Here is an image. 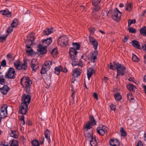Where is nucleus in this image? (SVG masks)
<instances>
[{"label": "nucleus", "mask_w": 146, "mask_h": 146, "mask_svg": "<svg viewBox=\"0 0 146 146\" xmlns=\"http://www.w3.org/2000/svg\"><path fill=\"white\" fill-rule=\"evenodd\" d=\"M7 105L4 104L0 108V117L1 118H4L7 116Z\"/></svg>", "instance_id": "nucleus-9"}, {"label": "nucleus", "mask_w": 146, "mask_h": 146, "mask_svg": "<svg viewBox=\"0 0 146 146\" xmlns=\"http://www.w3.org/2000/svg\"><path fill=\"white\" fill-rule=\"evenodd\" d=\"M98 54V51L96 50L94 51V52L92 54L90 57V59L92 62H95V60Z\"/></svg>", "instance_id": "nucleus-21"}, {"label": "nucleus", "mask_w": 146, "mask_h": 146, "mask_svg": "<svg viewBox=\"0 0 146 146\" xmlns=\"http://www.w3.org/2000/svg\"><path fill=\"white\" fill-rule=\"evenodd\" d=\"M93 125H91L89 122H87L85 125L84 126V128L85 129V131H87L88 130L90 129Z\"/></svg>", "instance_id": "nucleus-29"}, {"label": "nucleus", "mask_w": 146, "mask_h": 146, "mask_svg": "<svg viewBox=\"0 0 146 146\" xmlns=\"http://www.w3.org/2000/svg\"><path fill=\"white\" fill-rule=\"evenodd\" d=\"M100 2V0H92V3L94 6L97 5Z\"/></svg>", "instance_id": "nucleus-47"}, {"label": "nucleus", "mask_w": 146, "mask_h": 146, "mask_svg": "<svg viewBox=\"0 0 146 146\" xmlns=\"http://www.w3.org/2000/svg\"><path fill=\"white\" fill-rule=\"evenodd\" d=\"M5 77L3 75H1L0 76V84L3 85L5 83Z\"/></svg>", "instance_id": "nucleus-41"}, {"label": "nucleus", "mask_w": 146, "mask_h": 146, "mask_svg": "<svg viewBox=\"0 0 146 146\" xmlns=\"http://www.w3.org/2000/svg\"><path fill=\"white\" fill-rule=\"evenodd\" d=\"M57 52L56 51V50L54 48L52 50L51 52V54L52 56H54L55 55H56Z\"/></svg>", "instance_id": "nucleus-51"}, {"label": "nucleus", "mask_w": 146, "mask_h": 146, "mask_svg": "<svg viewBox=\"0 0 146 146\" xmlns=\"http://www.w3.org/2000/svg\"><path fill=\"white\" fill-rule=\"evenodd\" d=\"M129 32L132 33H134L135 31V30L133 28L130 27L128 29Z\"/></svg>", "instance_id": "nucleus-52"}, {"label": "nucleus", "mask_w": 146, "mask_h": 146, "mask_svg": "<svg viewBox=\"0 0 146 146\" xmlns=\"http://www.w3.org/2000/svg\"><path fill=\"white\" fill-rule=\"evenodd\" d=\"M1 66L3 67H5L6 65V61L5 60H3L1 63Z\"/></svg>", "instance_id": "nucleus-53"}, {"label": "nucleus", "mask_w": 146, "mask_h": 146, "mask_svg": "<svg viewBox=\"0 0 146 146\" xmlns=\"http://www.w3.org/2000/svg\"><path fill=\"white\" fill-rule=\"evenodd\" d=\"M34 38L32 34L28 35L26 37L25 40H29L32 42L34 41Z\"/></svg>", "instance_id": "nucleus-32"}, {"label": "nucleus", "mask_w": 146, "mask_h": 146, "mask_svg": "<svg viewBox=\"0 0 146 146\" xmlns=\"http://www.w3.org/2000/svg\"><path fill=\"white\" fill-rule=\"evenodd\" d=\"M137 146H143L141 141H138L137 145Z\"/></svg>", "instance_id": "nucleus-60"}, {"label": "nucleus", "mask_w": 146, "mask_h": 146, "mask_svg": "<svg viewBox=\"0 0 146 146\" xmlns=\"http://www.w3.org/2000/svg\"><path fill=\"white\" fill-rule=\"evenodd\" d=\"M61 66H59L58 67H56L55 68V73L57 75H59L60 72L61 71Z\"/></svg>", "instance_id": "nucleus-38"}, {"label": "nucleus", "mask_w": 146, "mask_h": 146, "mask_svg": "<svg viewBox=\"0 0 146 146\" xmlns=\"http://www.w3.org/2000/svg\"><path fill=\"white\" fill-rule=\"evenodd\" d=\"M110 107L111 110L115 111L116 110L115 106V105L112 104Z\"/></svg>", "instance_id": "nucleus-57"}, {"label": "nucleus", "mask_w": 146, "mask_h": 146, "mask_svg": "<svg viewBox=\"0 0 146 146\" xmlns=\"http://www.w3.org/2000/svg\"><path fill=\"white\" fill-rule=\"evenodd\" d=\"M11 140L5 141L2 142L1 145L3 146H11Z\"/></svg>", "instance_id": "nucleus-31"}, {"label": "nucleus", "mask_w": 146, "mask_h": 146, "mask_svg": "<svg viewBox=\"0 0 146 146\" xmlns=\"http://www.w3.org/2000/svg\"><path fill=\"white\" fill-rule=\"evenodd\" d=\"M131 44L135 48L137 49H140V45L138 41L133 40L132 41Z\"/></svg>", "instance_id": "nucleus-23"}, {"label": "nucleus", "mask_w": 146, "mask_h": 146, "mask_svg": "<svg viewBox=\"0 0 146 146\" xmlns=\"http://www.w3.org/2000/svg\"><path fill=\"white\" fill-rule=\"evenodd\" d=\"M136 22L135 19H133V20L129 19L128 21V26H130L132 24H134Z\"/></svg>", "instance_id": "nucleus-48"}, {"label": "nucleus", "mask_w": 146, "mask_h": 146, "mask_svg": "<svg viewBox=\"0 0 146 146\" xmlns=\"http://www.w3.org/2000/svg\"><path fill=\"white\" fill-rule=\"evenodd\" d=\"M15 71L14 68L10 67L5 73V78L7 79H14L15 78Z\"/></svg>", "instance_id": "nucleus-6"}, {"label": "nucleus", "mask_w": 146, "mask_h": 146, "mask_svg": "<svg viewBox=\"0 0 146 146\" xmlns=\"http://www.w3.org/2000/svg\"><path fill=\"white\" fill-rule=\"evenodd\" d=\"M142 48L146 52V45L142 46Z\"/></svg>", "instance_id": "nucleus-63"}, {"label": "nucleus", "mask_w": 146, "mask_h": 146, "mask_svg": "<svg viewBox=\"0 0 146 146\" xmlns=\"http://www.w3.org/2000/svg\"><path fill=\"white\" fill-rule=\"evenodd\" d=\"M100 7L99 5H97L94 6V7L92 8V9L94 11L93 12V14L95 13L96 11H98L99 10H100Z\"/></svg>", "instance_id": "nucleus-37"}, {"label": "nucleus", "mask_w": 146, "mask_h": 146, "mask_svg": "<svg viewBox=\"0 0 146 146\" xmlns=\"http://www.w3.org/2000/svg\"><path fill=\"white\" fill-rule=\"evenodd\" d=\"M25 44L27 47H29L33 43V42L29 40H25Z\"/></svg>", "instance_id": "nucleus-45"}, {"label": "nucleus", "mask_w": 146, "mask_h": 146, "mask_svg": "<svg viewBox=\"0 0 146 146\" xmlns=\"http://www.w3.org/2000/svg\"><path fill=\"white\" fill-rule=\"evenodd\" d=\"M52 41V39L51 37L42 40L43 45L44 47H43L41 44H39L38 49V52L42 55L46 54L47 52L46 48L51 44Z\"/></svg>", "instance_id": "nucleus-3"}, {"label": "nucleus", "mask_w": 146, "mask_h": 146, "mask_svg": "<svg viewBox=\"0 0 146 146\" xmlns=\"http://www.w3.org/2000/svg\"><path fill=\"white\" fill-rule=\"evenodd\" d=\"M21 83L26 92L29 94L32 84L31 81L28 77H23L21 79Z\"/></svg>", "instance_id": "nucleus-4"}, {"label": "nucleus", "mask_w": 146, "mask_h": 146, "mask_svg": "<svg viewBox=\"0 0 146 146\" xmlns=\"http://www.w3.org/2000/svg\"><path fill=\"white\" fill-rule=\"evenodd\" d=\"M27 64V60L25 59H24L23 63L21 64L19 70H26L28 68Z\"/></svg>", "instance_id": "nucleus-19"}, {"label": "nucleus", "mask_w": 146, "mask_h": 146, "mask_svg": "<svg viewBox=\"0 0 146 146\" xmlns=\"http://www.w3.org/2000/svg\"><path fill=\"white\" fill-rule=\"evenodd\" d=\"M10 90L9 87L6 85H4L2 88H0L1 92L3 94H6Z\"/></svg>", "instance_id": "nucleus-18"}, {"label": "nucleus", "mask_w": 146, "mask_h": 146, "mask_svg": "<svg viewBox=\"0 0 146 146\" xmlns=\"http://www.w3.org/2000/svg\"><path fill=\"white\" fill-rule=\"evenodd\" d=\"M31 144L32 146H40L39 144L38 141L36 140H34L31 142Z\"/></svg>", "instance_id": "nucleus-43"}, {"label": "nucleus", "mask_w": 146, "mask_h": 146, "mask_svg": "<svg viewBox=\"0 0 146 146\" xmlns=\"http://www.w3.org/2000/svg\"><path fill=\"white\" fill-rule=\"evenodd\" d=\"M87 74L88 80H90V78L92 75L95 73V70L92 68H90L87 69Z\"/></svg>", "instance_id": "nucleus-16"}, {"label": "nucleus", "mask_w": 146, "mask_h": 146, "mask_svg": "<svg viewBox=\"0 0 146 146\" xmlns=\"http://www.w3.org/2000/svg\"><path fill=\"white\" fill-rule=\"evenodd\" d=\"M109 143L112 146H119L120 145L119 140L116 139H111L110 140Z\"/></svg>", "instance_id": "nucleus-15"}, {"label": "nucleus", "mask_w": 146, "mask_h": 146, "mask_svg": "<svg viewBox=\"0 0 146 146\" xmlns=\"http://www.w3.org/2000/svg\"><path fill=\"white\" fill-rule=\"evenodd\" d=\"M127 96L128 100H130V98H131V97L132 96V94L131 93H129L127 94Z\"/></svg>", "instance_id": "nucleus-56"}, {"label": "nucleus", "mask_w": 146, "mask_h": 146, "mask_svg": "<svg viewBox=\"0 0 146 146\" xmlns=\"http://www.w3.org/2000/svg\"><path fill=\"white\" fill-rule=\"evenodd\" d=\"M11 146H19L18 141L14 139L11 140Z\"/></svg>", "instance_id": "nucleus-40"}, {"label": "nucleus", "mask_w": 146, "mask_h": 146, "mask_svg": "<svg viewBox=\"0 0 146 146\" xmlns=\"http://www.w3.org/2000/svg\"><path fill=\"white\" fill-rule=\"evenodd\" d=\"M120 132L121 133V135L122 137H125L127 134L126 132L125 131L123 127H121L120 128Z\"/></svg>", "instance_id": "nucleus-34"}, {"label": "nucleus", "mask_w": 146, "mask_h": 146, "mask_svg": "<svg viewBox=\"0 0 146 146\" xmlns=\"http://www.w3.org/2000/svg\"><path fill=\"white\" fill-rule=\"evenodd\" d=\"M140 33L143 36H146V27H144L140 30Z\"/></svg>", "instance_id": "nucleus-30"}, {"label": "nucleus", "mask_w": 146, "mask_h": 146, "mask_svg": "<svg viewBox=\"0 0 146 146\" xmlns=\"http://www.w3.org/2000/svg\"><path fill=\"white\" fill-rule=\"evenodd\" d=\"M7 58L9 61H12L13 60V57L11 54H8L7 55Z\"/></svg>", "instance_id": "nucleus-50"}, {"label": "nucleus", "mask_w": 146, "mask_h": 146, "mask_svg": "<svg viewBox=\"0 0 146 146\" xmlns=\"http://www.w3.org/2000/svg\"><path fill=\"white\" fill-rule=\"evenodd\" d=\"M144 63L145 64H146V54H145L144 56Z\"/></svg>", "instance_id": "nucleus-64"}, {"label": "nucleus", "mask_w": 146, "mask_h": 146, "mask_svg": "<svg viewBox=\"0 0 146 146\" xmlns=\"http://www.w3.org/2000/svg\"><path fill=\"white\" fill-rule=\"evenodd\" d=\"M10 133V136L15 138H17L18 137V132L17 131H11Z\"/></svg>", "instance_id": "nucleus-26"}, {"label": "nucleus", "mask_w": 146, "mask_h": 146, "mask_svg": "<svg viewBox=\"0 0 146 146\" xmlns=\"http://www.w3.org/2000/svg\"><path fill=\"white\" fill-rule=\"evenodd\" d=\"M28 106L21 104L19 110V113L22 114H26L28 110Z\"/></svg>", "instance_id": "nucleus-11"}, {"label": "nucleus", "mask_w": 146, "mask_h": 146, "mask_svg": "<svg viewBox=\"0 0 146 146\" xmlns=\"http://www.w3.org/2000/svg\"><path fill=\"white\" fill-rule=\"evenodd\" d=\"M121 15V12L117 8H115L112 13L111 17L115 21H118L120 19Z\"/></svg>", "instance_id": "nucleus-8"}, {"label": "nucleus", "mask_w": 146, "mask_h": 146, "mask_svg": "<svg viewBox=\"0 0 146 146\" xmlns=\"http://www.w3.org/2000/svg\"><path fill=\"white\" fill-rule=\"evenodd\" d=\"M31 100V96L28 94H24L22 96L21 104L29 105Z\"/></svg>", "instance_id": "nucleus-10"}, {"label": "nucleus", "mask_w": 146, "mask_h": 146, "mask_svg": "<svg viewBox=\"0 0 146 146\" xmlns=\"http://www.w3.org/2000/svg\"><path fill=\"white\" fill-rule=\"evenodd\" d=\"M114 97L117 101H119L121 100L122 97L120 94L119 93H117L114 95Z\"/></svg>", "instance_id": "nucleus-42"}, {"label": "nucleus", "mask_w": 146, "mask_h": 146, "mask_svg": "<svg viewBox=\"0 0 146 146\" xmlns=\"http://www.w3.org/2000/svg\"><path fill=\"white\" fill-rule=\"evenodd\" d=\"M27 47V50L26 52L27 53H28V55H31L32 54V52H33V49L31 48V46Z\"/></svg>", "instance_id": "nucleus-46"}, {"label": "nucleus", "mask_w": 146, "mask_h": 146, "mask_svg": "<svg viewBox=\"0 0 146 146\" xmlns=\"http://www.w3.org/2000/svg\"><path fill=\"white\" fill-rule=\"evenodd\" d=\"M89 31L90 32V34H93L94 32L95 29L93 27H90L89 29Z\"/></svg>", "instance_id": "nucleus-55"}, {"label": "nucleus", "mask_w": 146, "mask_h": 146, "mask_svg": "<svg viewBox=\"0 0 146 146\" xmlns=\"http://www.w3.org/2000/svg\"><path fill=\"white\" fill-rule=\"evenodd\" d=\"M26 124L28 125H31V123L30 120H29L26 122Z\"/></svg>", "instance_id": "nucleus-61"}, {"label": "nucleus", "mask_w": 146, "mask_h": 146, "mask_svg": "<svg viewBox=\"0 0 146 146\" xmlns=\"http://www.w3.org/2000/svg\"><path fill=\"white\" fill-rule=\"evenodd\" d=\"M85 137L87 138L88 140L89 141L92 140L94 137L92 134H90L88 132H85L84 133Z\"/></svg>", "instance_id": "nucleus-28"}, {"label": "nucleus", "mask_w": 146, "mask_h": 146, "mask_svg": "<svg viewBox=\"0 0 146 146\" xmlns=\"http://www.w3.org/2000/svg\"><path fill=\"white\" fill-rule=\"evenodd\" d=\"M92 140L90 141V144L91 146H98L97 142L96 141L95 138L94 139V138L92 139Z\"/></svg>", "instance_id": "nucleus-35"}, {"label": "nucleus", "mask_w": 146, "mask_h": 146, "mask_svg": "<svg viewBox=\"0 0 146 146\" xmlns=\"http://www.w3.org/2000/svg\"><path fill=\"white\" fill-rule=\"evenodd\" d=\"M31 67L33 71H35L39 68V66L37 60L36 59H33L31 61Z\"/></svg>", "instance_id": "nucleus-12"}, {"label": "nucleus", "mask_w": 146, "mask_h": 146, "mask_svg": "<svg viewBox=\"0 0 146 146\" xmlns=\"http://www.w3.org/2000/svg\"><path fill=\"white\" fill-rule=\"evenodd\" d=\"M53 32V29L50 28L45 29L43 31L44 34L45 35H48Z\"/></svg>", "instance_id": "nucleus-22"}, {"label": "nucleus", "mask_w": 146, "mask_h": 146, "mask_svg": "<svg viewBox=\"0 0 146 146\" xmlns=\"http://www.w3.org/2000/svg\"><path fill=\"white\" fill-rule=\"evenodd\" d=\"M143 88L144 89V91L145 92V93L146 94V86H143Z\"/></svg>", "instance_id": "nucleus-62"}, {"label": "nucleus", "mask_w": 146, "mask_h": 146, "mask_svg": "<svg viewBox=\"0 0 146 146\" xmlns=\"http://www.w3.org/2000/svg\"><path fill=\"white\" fill-rule=\"evenodd\" d=\"M113 64L110 63L108 64V67L111 70H115L117 69V74L116 76L117 77L119 75L123 76L125 71V67L123 65L115 62H113Z\"/></svg>", "instance_id": "nucleus-2"}, {"label": "nucleus", "mask_w": 146, "mask_h": 146, "mask_svg": "<svg viewBox=\"0 0 146 146\" xmlns=\"http://www.w3.org/2000/svg\"><path fill=\"white\" fill-rule=\"evenodd\" d=\"M127 88L130 91H132L134 90V86L132 84H129L127 85Z\"/></svg>", "instance_id": "nucleus-44"}, {"label": "nucleus", "mask_w": 146, "mask_h": 146, "mask_svg": "<svg viewBox=\"0 0 146 146\" xmlns=\"http://www.w3.org/2000/svg\"><path fill=\"white\" fill-rule=\"evenodd\" d=\"M21 64V62L17 60L14 63V66L16 68L19 70Z\"/></svg>", "instance_id": "nucleus-33"}, {"label": "nucleus", "mask_w": 146, "mask_h": 146, "mask_svg": "<svg viewBox=\"0 0 146 146\" xmlns=\"http://www.w3.org/2000/svg\"><path fill=\"white\" fill-rule=\"evenodd\" d=\"M18 21L16 19H15L13 20L11 24V26L13 28L16 27L18 25Z\"/></svg>", "instance_id": "nucleus-36"}, {"label": "nucleus", "mask_w": 146, "mask_h": 146, "mask_svg": "<svg viewBox=\"0 0 146 146\" xmlns=\"http://www.w3.org/2000/svg\"><path fill=\"white\" fill-rule=\"evenodd\" d=\"M24 116L23 115H22L19 118V121L20 122V125L21 126L25 124V121H24Z\"/></svg>", "instance_id": "nucleus-39"}, {"label": "nucleus", "mask_w": 146, "mask_h": 146, "mask_svg": "<svg viewBox=\"0 0 146 146\" xmlns=\"http://www.w3.org/2000/svg\"><path fill=\"white\" fill-rule=\"evenodd\" d=\"M61 71L63 72L66 73L67 72V70L66 67L62 68L61 67Z\"/></svg>", "instance_id": "nucleus-58"}, {"label": "nucleus", "mask_w": 146, "mask_h": 146, "mask_svg": "<svg viewBox=\"0 0 146 146\" xmlns=\"http://www.w3.org/2000/svg\"><path fill=\"white\" fill-rule=\"evenodd\" d=\"M68 38L66 36H61L57 40V43L58 45L65 47L68 44Z\"/></svg>", "instance_id": "nucleus-5"}, {"label": "nucleus", "mask_w": 146, "mask_h": 146, "mask_svg": "<svg viewBox=\"0 0 146 146\" xmlns=\"http://www.w3.org/2000/svg\"><path fill=\"white\" fill-rule=\"evenodd\" d=\"M93 96L94 97V98H96V100H98V95L96 93H94V94Z\"/></svg>", "instance_id": "nucleus-59"}, {"label": "nucleus", "mask_w": 146, "mask_h": 146, "mask_svg": "<svg viewBox=\"0 0 146 146\" xmlns=\"http://www.w3.org/2000/svg\"><path fill=\"white\" fill-rule=\"evenodd\" d=\"M52 65V62L50 61H46L44 62L41 70L40 73L41 74H46L47 71L48 70Z\"/></svg>", "instance_id": "nucleus-7"}, {"label": "nucleus", "mask_w": 146, "mask_h": 146, "mask_svg": "<svg viewBox=\"0 0 146 146\" xmlns=\"http://www.w3.org/2000/svg\"><path fill=\"white\" fill-rule=\"evenodd\" d=\"M13 27H12L11 26L9 27L8 28L7 30V32L8 33H11L13 31Z\"/></svg>", "instance_id": "nucleus-54"}, {"label": "nucleus", "mask_w": 146, "mask_h": 146, "mask_svg": "<svg viewBox=\"0 0 146 146\" xmlns=\"http://www.w3.org/2000/svg\"><path fill=\"white\" fill-rule=\"evenodd\" d=\"M132 60L135 62H137L139 60V59L137 56L133 54L132 56Z\"/></svg>", "instance_id": "nucleus-49"}, {"label": "nucleus", "mask_w": 146, "mask_h": 146, "mask_svg": "<svg viewBox=\"0 0 146 146\" xmlns=\"http://www.w3.org/2000/svg\"><path fill=\"white\" fill-rule=\"evenodd\" d=\"M72 45L73 47H70L69 49V55L71 59L73 61L72 65L73 66H79L81 67L82 66V61L78 62L77 54L78 53L77 50H79L80 45L77 42H73Z\"/></svg>", "instance_id": "nucleus-1"}, {"label": "nucleus", "mask_w": 146, "mask_h": 146, "mask_svg": "<svg viewBox=\"0 0 146 146\" xmlns=\"http://www.w3.org/2000/svg\"><path fill=\"white\" fill-rule=\"evenodd\" d=\"M88 122H89L90 123L93 125H96V121L92 115H90V116L89 121Z\"/></svg>", "instance_id": "nucleus-27"}, {"label": "nucleus", "mask_w": 146, "mask_h": 146, "mask_svg": "<svg viewBox=\"0 0 146 146\" xmlns=\"http://www.w3.org/2000/svg\"><path fill=\"white\" fill-rule=\"evenodd\" d=\"M44 134L45 138L48 143H50L51 141L50 137V131L48 129H46L44 131Z\"/></svg>", "instance_id": "nucleus-20"}, {"label": "nucleus", "mask_w": 146, "mask_h": 146, "mask_svg": "<svg viewBox=\"0 0 146 146\" xmlns=\"http://www.w3.org/2000/svg\"><path fill=\"white\" fill-rule=\"evenodd\" d=\"M0 13L3 15H5L7 17H10L11 16V13L9 11L3 10L0 11Z\"/></svg>", "instance_id": "nucleus-24"}, {"label": "nucleus", "mask_w": 146, "mask_h": 146, "mask_svg": "<svg viewBox=\"0 0 146 146\" xmlns=\"http://www.w3.org/2000/svg\"><path fill=\"white\" fill-rule=\"evenodd\" d=\"M107 128L106 126L104 125L102 128L98 127L97 131L98 133L100 135H103L105 133V131H106Z\"/></svg>", "instance_id": "nucleus-14"}, {"label": "nucleus", "mask_w": 146, "mask_h": 146, "mask_svg": "<svg viewBox=\"0 0 146 146\" xmlns=\"http://www.w3.org/2000/svg\"><path fill=\"white\" fill-rule=\"evenodd\" d=\"M125 10L131 11L133 9V5L131 3H127L125 6Z\"/></svg>", "instance_id": "nucleus-25"}, {"label": "nucleus", "mask_w": 146, "mask_h": 146, "mask_svg": "<svg viewBox=\"0 0 146 146\" xmlns=\"http://www.w3.org/2000/svg\"><path fill=\"white\" fill-rule=\"evenodd\" d=\"M81 72V71L80 69L78 68H77L73 70L72 76L74 77H77L80 75Z\"/></svg>", "instance_id": "nucleus-17"}, {"label": "nucleus", "mask_w": 146, "mask_h": 146, "mask_svg": "<svg viewBox=\"0 0 146 146\" xmlns=\"http://www.w3.org/2000/svg\"><path fill=\"white\" fill-rule=\"evenodd\" d=\"M90 43L92 44L94 46V49L95 50L97 48L98 43L96 40L92 36H90L89 37Z\"/></svg>", "instance_id": "nucleus-13"}]
</instances>
